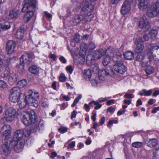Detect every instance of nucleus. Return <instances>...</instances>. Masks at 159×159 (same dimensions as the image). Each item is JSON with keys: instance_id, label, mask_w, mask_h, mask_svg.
<instances>
[{"instance_id": "nucleus-63", "label": "nucleus", "mask_w": 159, "mask_h": 159, "mask_svg": "<svg viewBox=\"0 0 159 159\" xmlns=\"http://www.w3.org/2000/svg\"><path fill=\"white\" fill-rule=\"evenodd\" d=\"M125 111V109H122V110H120L118 111L117 112V115L120 116L123 114H124Z\"/></svg>"}, {"instance_id": "nucleus-4", "label": "nucleus", "mask_w": 159, "mask_h": 159, "mask_svg": "<svg viewBox=\"0 0 159 159\" xmlns=\"http://www.w3.org/2000/svg\"><path fill=\"white\" fill-rule=\"evenodd\" d=\"M36 1V0H25L23 2V7L22 11L23 12L27 11L24 17V20L25 22H28L32 18L34 12L31 11L35 8Z\"/></svg>"}, {"instance_id": "nucleus-36", "label": "nucleus", "mask_w": 159, "mask_h": 159, "mask_svg": "<svg viewBox=\"0 0 159 159\" xmlns=\"http://www.w3.org/2000/svg\"><path fill=\"white\" fill-rule=\"evenodd\" d=\"M112 60L113 61L116 62V63H119L120 61H123L121 58V54L118 53L117 55H115L113 57Z\"/></svg>"}, {"instance_id": "nucleus-52", "label": "nucleus", "mask_w": 159, "mask_h": 159, "mask_svg": "<svg viewBox=\"0 0 159 159\" xmlns=\"http://www.w3.org/2000/svg\"><path fill=\"white\" fill-rule=\"evenodd\" d=\"M111 97H106L104 98H99L97 101L99 102H102L107 100L108 99L111 98Z\"/></svg>"}, {"instance_id": "nucleus-8", "label": "nucleus", "mask_w": 159, "mask_h": 159, "mask_svg": "<svg viewBox=\"0 0 159 159\" xmlns=\"http://www.w3.org/2000/svg\"><path fill=\"white\" fill-rule=\"evenodd\" d=\"M27 111H22L21 110H18L16 113V110L13 107L10 108L8 110L5 112V115L4 118L1 119V121L5 118L7 121H11L13 120L15 116L19 118L20 116V118L21 113L23 112Z\"/></svg>"}, {"instance_id": "nucleus-22", "label": "nucleus", "mask_w": 159, "mask_h": 159, "mask_svg": "<svg viewBox=\"0 0 159 159\" xmlns=\"http://www.w3.org/2000/svg\"><path fill=\"white\" fill-rule=\"evenodd\" d=\"M16 48V43L13 40H9L7 42L6 49L8 54H11L15 51Z\"/></svg>"}, {"instance_id": "nucleus-21", "label": "nucleus", "mask_w": 159, "mask_h": 159, "mask_svg": "<svg viewBox=\"0 0 159 159\" xmlns=\"http://www.w3.org/2000/svg\"><path fill=\"white\" fill-rule=\"evenodd\" d=\"M159 47L157 46H152L150 45L148 50V54L150 59H153L156 61H159V58H156V56H154L152 52L155 50H157Z\"/></svg>"}, {"instance_id": "nucleus-46", "label": "nucleus", "mask_w": 159, "mask_h": 159, "mask_svg": "<svg viewBox=\"0 0 159 159\" xmlns=\"http://www.w3.org/2000/svg\"><path fill=\"white\" fill-rule=\"evenodd\" d=\"M7 87V83L3 80H0V88L4 89Z\"/></svg>"}, {"instance_id": "nucleus-43", "label": "nucleus", "mask_w": 159, "mask_h": 159, "mask_svg": "<svg viewBox=\"0 0 159 159\" xmlns=\"http://www.w3.org/2000/svg\"><path fill=\"white\" fill-rule=\"evenodd\" d=\"M82 95L80 94L75 99L73 104L71 105V107H73L78 103L79 100L82 98Z\"/></svg>"}, {"instance_id": "nucleus-61", "label": "nucleus", "mask_w": 159, "mask_h": 159, "mask_svg": "<svg viewBox=\"0 0 159 159\" xmlns=\"http://www.w3.org/2000/svg\"><path fill=\"white\" fill-rule=\"evenodd\" d=\"M105 120V117H102V118L100 120L99 123L101 125H103Z\"/></svg>"}, {"instance_id": "nucleus-32", "label": "nucleus", "mask_w": 159, "mask_h": 159, "mask_svg": "<svg viewBox=\"0 0 159 159\" xmlns=\"http://www.w3.org/2000/svg\"><path fill=\"white\" fill-rule=\"evenodd\" d=\"M24 35V30L23 28L18 29L15 34L16 37L19 39H22Z\"/></svg>"}, {"instance_id": "nucleus-34", "label": "nucleus", "mask_w": 159, "mask_h": 159, "mask_svg": "<svg viewBox=\"0 0 159 159\" xmlns=\"http://www.w3.org/2000/svg\"><path fill=\"white\" fill-rule=\"evenodd\" d=\"M30 72L34 74H37L39 73V68L36 66H32L29 68Z\"/></svg>"}, {"instance_id": "nucleus-11", "label": "nucleus", "mask_w": 159, "mask_h": 159, "mask_svg": "<svg viewBox=\"0 0 159 159\" xmlns=\"http://www.w3.org/2000/svg\"><path fill=\"white\" fill-rule=\"evenodd\" d=\"M147 14L149 17L153 18L159 15V2H157L151 5L148 10Z\"/></svg>"}, {"instance_id": "nucleus-18", "label": "nucleus", "mask_w": 159, "mask_h": 159, "mask_svg": "<svg viewBox=\"0 0 159 159\" xmlns=\"http://www.w3.org/2000/svg\"><path fill=\"white\" fill-rule=\"evenodd\" d=\"M113 69L117 73L123 74L126 70V68L124 64L123 61L116 63L113 66Z\"/></svg>"}, {"instance_id": "nucleus-5", "label": "nucleus", "mask_w": 159, "mask_h": 159, "mask_svg": "<svg viewBox=\"0 0 159 159\" xmlns=\"http://www.w3.org/2000/svg\"><path fill=\"white\" fill-rule=\"evenodd\" d=\"M93 62L90 65H92L93 71L94 72L97 73L98 72V76L100 80H104L106 79V77L107 76L109 75L112 76L115 74V73L112 70L111 67H108L104 70L99 71L98 65L96 63L93 64Z\"/></svg>"}, {"instance_id": "nucleus-58", "label": "nucleus", "mask_w": 159, "mask_h": 159, "mask_svg": "<svg viewBox=\"0 0 159 159\" xmlns=\"http://www.w3.org/2000/svg\"><path fill=\"white\" fill-rule=\"evenodd\" d=\"M75 145V141L72 142L71 143L69 144L68 146L67 147V148H74Z\"/></svg>"}, {"instance_id": "nucleus-10", "label": "nucleus", "mask_w": 159, "mask_h": 159, "mask_svg": "<svg viewBox=\"0 0 159 159\" xmlns=\"http://www.w3.org/2000/svg\"><path fill=\"white\" fill-rule=\"evenodd\" d=\"M22 94L20 89L17 87H13L10 90L9 93L10 100L13 102H17L20 98Z\"/></svg>"}, {"instance_id": "nucleus-29", "label": "nucleus", "mask_w": 159, "mask_h": 159, "mask_svg": "<svg viewBox=\"0 0 159 159\" xmlns=\"http://www.w3.org/2000/svg\"><path fill=\"white\" fill-rule=\"evenodd\" d=\"M19 11L16 9H12L9 11V16L12 19H16L18 17Z\"/></svg>"}, {"instance_id": "nucleus-59", "label": "nucleus", "mask_w": 159, "mask_h": 159, "mask_svg": "<svg viewBox=\"0 0 159 159\" xmlns=\"http://www.w3.org/2000/svg\"><path fill=\"white\" fill-rule=\"evenodd\" d=\"M115 111V109L114 108L112 107H109L107 110V112H110L111 113H112L114 112Z\"/></svg>"}, {"instance_id": "nucleus-27", "label": "nucleus", "mask_w": 159, "mask_h": 159, "mask_svg": "<svg viewBox=\"0 0 159 159\" xmlns=\"http://www.w3.org/2000/svg\"><path fill=\"white\" fill-rule=\"evenodd\" d=\"M18 79V78L16 74L12 73L10 74L9 76L8 82L9 84H13L17 81Z\"/></svg>"}, {"instance_id": "nucleus-25", "label": "nucleus", "mask_w": 159, "mask_h": 159, "mask_svg": "<svg viewBox=\"0 0 159 159\" xmlns=\"http://www.w3.org/2000/svg\"><path fill=\"white\" fill-rule=\"evenodd\" d=\"M136 2L138 3V7L141 11H145L148 7V5L146 0H136Z\"/></svg>"}, {"instance_id": "nucleus-1", "label": "nucleus", "mask_w": 159, "mask_h": 159, "mask_svg": "<svg viewBox=\"0 0 159 159\" xmlns=\"http://www.w3.org/2000/svg\"><path fill=\"white\" fill-rule=\"evenodd\" d=\"M39 97L38 92L33 93L32 90H29L23 99L20 98L18 100V104L21 109L25 108L27 105L36 107L38 106V102L36 98Z\"/></svg>"}, {"instance_id": "nucleus-7", "label": "nucleus", "mask_w": 159, "mask_h": 159, "mask_svg": "<svg viewBox=\"0 0 159 159\" xmlns=\"http://www.w3.org/2000/svg\"><path fill=\"white\" fill-rule=\"evenodd\" d=\"M11 127L8 125H5L2 127L0 130V133L4 137V139L2 140V146H5L8 144L9 141L11 138Z\"/></svg>"}, {"instance_id": "nucleus-62", "label": "nucleus", "mask_w": 159, "mask_h": 159, "mask_svg": "<svg viewBox=\"0 0 159 159\" xmlns=\"http://www.w3.org/2000/svg\"><path fill=\"white\" fill-rule=\"evenodd\" d=\"M44 15L48 18H50L52 17V15L51 14L48 13L47 11H45L44 12Z\"/></svg>"}, {"instance_id": "nucleus-57", "label": "nucleus", "mask_w": 159, "mask_h": 159, "mask_svg": "<svg viewBox=\"0 0 159 159\" xmlns=\"http://www.w3.org/2000/svg\"><path fill=\"white\" fill-rule=\"evenodd\" d=\"M59 60L63 63H65L66 62V59L63 56H61L59 57Z\"/></svg>"}, {"instance_id": "nucleus-40", "label": "nucleus", "mask_w": 159, "mask_h": 159, "mask_svg": "<svg viewBox=\"0 0 159 159\" xmlns=\"http://www.w3.org/2000/svg\"><path fill=\"white\" fill-rule=\"evenodd\" d=\"M24 64L23 63H20H20L16 65V68L19 71H21L24 69Z\"/></svg>"}, {"instance_id": "nucleus-20", "label": "nucleus", "mask_w": 159, "mask_h": 159, "mask_svg": "<svg viewBox=\"0 0 159 159\" xmlns=\"http://www.w3.org/2000/svg\"><path fill=\"white\" fill-rule=\"evenodd\" d=\"M32 58L33 56L32 55L25 53L21 56L20 61V63L28 65L31 62Z\"/></svg>"}, {"instance_id": "nucleus-39", "label": "nucleus", "mask_w": 159, "mask_h": 159, "mask_svg": "<svg viewBox=\"0 0 159 159\" xmlns=\"http://www.w3.org/2000/svg\"><path fill=\"white\" fill-rule=\"evenodd\" d=\"M31 131V129H27V128L23 130V135H24L26 137H28L30 135Z\"/></svg>"}, {"instance_id": "nucleus-35", "label": "nucleus", "mask_w": 159, "mask_h": 159, "mask_svg": "<svg viewBox=\"0 0 159 159\" xmlns=\"http://www.w3.org/2000/svg\"><path fill=\"white\" fill-rule=\"evenodd\" d=\"M145 71L147 75L153 73L154 72V69L152 66H147L145 68Z\"/></svg>"}, {"instance_id": "nucleus-55", "label": "nucleus", "mask_w": 159, "mask_h": 159, "mask_svg": "<svg viewBox=\"0 0 159 159\" xmlns=\"http://www.w3.org/2000/svg\"><path fill=\"white\" fill-rule=\"evenodd\" d=\"M37 124L38 126L40 127V129H42L43 128L44 125V122L43 121H40L38 123V121H37Z\"/></svg>"}, {"instance_id": "nucleus-16", "label": "nucleus", "mask_w": 159, "mask_h": 159, "mask_svg": "<svg viewBox=\"0 0 159 159\" xmlns=\"http://www.w3.org/2000/svg\"><path fill=\"white\" fill-rule=\"evenodd\" d=\"M145 143L148 146L153 148L156 151L159 150V142L156 139H147L145 140Z\"/></svg>"}, {"instance_id": "nucleus-37", "label": "nucleus", "mask_w": 159, "mask_h": 159, "mask_svg": "<svg viewBox=\"0 0 159 159\" xmlns=\"http://www.w3.org/2000/svg\"><path fill=\"white\" fill-rule=\"evenodd\" d=\"M41 106L43 108H47L49 106L48 101L47 98H42L41 100Z\"/></svg>"}, {"instance_id": "nucleus-45", "label": "nucleus", "mask_w": 159, "mask_h": 159, "mask_svg": "<svg viewBox=\"0 0 159 159\" xmlns=\"http://www.w3.org/2000/svg\"><path fill=\"white\" fill-rule=\"evenodd\" d=\"M133 147L136 148H140L142 147L143 143L141 142H136L132 143Z\"/></svg>"}, {"instance_id": "nucleus-56", "label": "nucleus", "mask_w": 159, "mask_h": 159, "mask_svg": "<svg viewBox=\"0 0 159 159\" xmlns=\"http://www.w3.org/2000/svg\"><path fill=\"white\" fill-rule=\"evenodd\" d=\"M115 100L114 99H111L108 100L107 102V105H110L115 103Z\"/></svg>"}, {"instance_id": "nucleus-42", "label": "nucleus", "mask_w": 159, "mask_h": 159, "mask_svg": "<svg viewBox=\"0 0 159 159\" xmlns=\"http://www.w3.org/2000/svg\"><path fill=\"white\" fill-rule=\"evenodd\" d=\"M92 103H93L94 105L96 106L94 108L95 109H99L102 107L101 104H99V103L98 101H93L89 102V104L90 105Z\"/></svg>"}, {"instance_id": "nucleus-60", "label": "nucleus", "mask_w": 159, "mask_h": 159, "mask_svg": "<svg viewBox=\"0 0 159 159\" xmlns=\"http://www.w3.org/2000/svg\"><path fill=\"white\" fill-rule=\"evenodd\" d=\"M77 113V112L76 111H73L72 113L71 119H73L74 118L76 117Z\"/></svg>"}, {"instance_id": "nucleus-9", "label": "nucleus", "mask_w": 159, "mask_h": 159, "mask_svg": "<svg viewBox=\"0 0 159 159\" xmlns=\"http://www.w3.org/2000/svg\"><path fill=\"white\" fill-rule=\"evenodd\" d=\"M103 49H101L97 51L92 52V54L87 56L86 63L88 65L90 66L94 62L95 60L101 57L104 54Z\"/></svg>"}, {"instance_id": "nucleus-49", "label": "nucleus", "mask_w": 159, "mask_h": 159, "mask_svg": "<svg viewBox=\"0 0 159 159\" xmlns=\"http://www.w3.org/2000/svg\"><path fill=\"white\" fill-rule=\"evenodd\" d=\"M90 82L92 86L96 87L98 85V81L95 79H92L90 80Z\"/></svg>"}, {"instance_id": "nucleus-13", "label": "nucleus", "mask_w": 159, "mask_h": 159, "mask_svg": "<svg viewBox=\"0 0 159 159\" xmlns=\"http://www.w3.org/2000/svg\"><path fill=\"white\" fill-rule=\"evenodd\" d=\"M114 49L111 47H110L105 51L106 56L103 60L102 63L104 66H107L110 62L111 57L114 55Z\"/></svg>"}, {"instance_id": "nucleus-33", "label": "nucleus", "mask_w": 159, "mask_h": 159, "mask_svg": "<svg viewBox=\"0 0 159 159\" xmlns=\"http://www.w3.org/2000/svg\"><path fill=\"white\" fill-rule=\"evenodd\" d=\"M124 56L125 58L128 60H131L133 59L134 57V53L130 51H126L124 54Z\"/></svg>"}, {"instance_id": "nucleus-31", "label": "nucleus", "mask_w": 159, "mask_h": 159, "mask_svg": "<svg viewBox=\"0 0 159 159\" xmlns=\"http://www.w3.org/2000/svg\"><path fill=\"white\" fill-rule=\"evenodd\" d=\"M152 92L153 90L152 89H150L148 91L145 89H143L139 92L138 94L141 96L143 95L149 96L151 95Z\"/></svg>"}, {"instance_id": "nucleus-54", "label": "nucleus", "mask_w": 159, "mask_h": 159, "mask_svg": "<svg viewBox=\"0 0 159 159\" xmlns=\"http://www.w3.org/2000/svg\"><path fill=\"white\" fill-rule=\"evenodd\" d=\"M66 70L70 74H71L73 71L72 67L71 66H66Z\"/></svg>"}, {"instance_id": "nucleus-24", "label": "nucleus", "mask_w": 159, "mask_h": 159, "mask_svg": "<svg viewBox=\"0 0 159 159\" xmlns=\"http://www.w3.org/2000/svg\"><path fill=\"white\" fill-rule=\"evenodd\" d=\"M23 130L20 129L17 130L14 133L12 140H24L23 138Z\"/></svg>"}, {"instance_id": "nucleus-6", "label": "nucleus", "mask_w": 159, "mask_h": 159, "mask_svg": "<svg viewBox=\"0 0 159 159\" xmlns=\"http://www.w3.org/2000/svg\"><path fill=\"white\" fill-rule=\"evenodd\" d=\"M83 5L80 13L88 21H91L93 17V15L92 14V11L93 9V5L92 4H89L88 2L83 1Z\"/></svg>"}, {"instance_id": "nucleus-2", "label": "nucleus", "mask_w": 159, "mask_h": 159, "mask_svg": "<svg viewBox=\"0 0 159 159\" xmlns=\"http://www.w3.org/2000/svg\"><path fill=\"white\" fill-rule=\"evenodd\" d=\"M20 120L26 126L29 125H33L31 131L34 133L39 132L40 127L37 124V117L34 111H32L29 113L28 111L23 112L21 113Z\"/></svg>"}, {"instance_id": "nucleus-12", "label": "nucleus", "mask_w": 159, "mask_h": 159, "mask_svg": "<svg viewBox=\"0 0 159 159\" xmlns=\"http://www.w3.org/2000/svg\"><path fill=\"white\" fill-rule=\"evenodd\" d=\"M144 48V42L141 37L137 38L134 42V51L137 54L142 53Z\"/></svg>"}, {"instance_id": "nucleus-28", "label": "nucleus", "mask_w": 159, "mask_h": 159, "mask_svg": "<svg viewBox=\"0 0 159 159\" xmlns=\"http://www.w3.org/2000/svg\"><path fill=\"white\" fill-rule=\"evenodd\" d=\"M83 75L84 78L86 80H89L92 75V72L91 70L89 69L84 70Z\"/></svg>"}, {"instance_id": "nucleus-51", "label": "nucleus", "mask_w": 159, "mask_h": 159, "mask_svg": "<svg viewBox=\"0 0 159 159\" xmlns=\"http://www.w3.org/2000/svg\"><path fill=\"white\" fill-rule=\"evenodd\" d=\"M134 95L132 94L129 93H126L124 96V97L125 98L129 99H131L134 97Z\"/></svg>"}, {"instance_id": "nucleus-47", "label": "nucleus", "mask_w": 159, "mask_h": 159, "mask_svg": "<svg viewBox=\"0 0 159 159\" xmlns=\"http://www.w3.org/2000/svg\"><path fill=\"white\" fill-rule=\"evenodd\" d=\"M66 78L64 74L61 73L60 74L59 77V80L60 81L63 82L65 81Z\"/></svg>"}, {"instance_id": "nucleus-64", "label": "nucleus", "mask_w": 159, "mask_h": 159, "mask_svg": "<svg viewBox=\"0 0 159 159\" xmlns=\"http://www.w3.org/2000/svg\"><path fill=\"white\" fill-rule=\"evenodd\" d=\"M158 95H159V90H155L152 94V95L154 97H156Z\"/></svg>"}, {"instance_id": "nucleus-3", "label": "nucleus", "mask_w": 159, "mask_h": 159, "mask_svg": "<svg viewBox=\"0 0 159 159\" xmlns=\"http://www.w3.org/2000/svg\"><path fill=\"white\" fill-rule=\"evenodd\" d=\"M25 141V140H15L11 139L5 146H2L4 153L6 155H8L10 153L13 148L16 152H21L24 148Z\"/></svg>"}, {"instance_id": "nucleus-26", "label": "nucleus", "mask_w": 159, "mask_h": 159, "mask_svg": "<svg viewBox=\"0 0 159 159\" xmlns=\"http://www.w3.org/2000/svg\"><path fill=\"white\" fill-rule=\"evenodd\" d=\"M11 27V24L9 21H4L0 23V33L2 31H6Z\"/></svg>"}, {"instance_id": "nucleus-23", "label": "nucleus", "mask_w": 159, "mask_h": 159, "mask_svg": "<svg viewBox=\"0 0 159 159\" xmlns=\"http://www.w3.org/2000/svg\"><path fill=\"white\" fill-rule=\"evenodd\" d=\"M0 71L2 72L1 77L3 78H7L10 74V70L8 66H5L0 67Z\"/></svg>"}, {"instance_id": "nucleus-38", "label": "nucleus", "mask_w": 159, "mask_h": 159, "mask_svg": "<svg viewBox=\"0 0 159 159\" xmlns=\"http://www.w3.org/2000/svg\"><path fill=\"white\" fill-rule=\"evenodd\" d=\"M27 84V81L26 80H22L19 81L18 83V86L20 89L22 88Z\"/></svg>"}, {"instance_id": "nucleus-50", "label": "nucleus", "mask_w": 159, "mask_h": 159, "mask_svg": "<svg viewBox=\"0 0 159 159\" xmlns=\"http://www.w3.org/2000/svg\"><path fill=\"white\" fill-rule=\"evenodd\" d=\"M80 35L78 34H75L74 38V41L76 43H78L80 41Z\"/></svg>"}, {"instance_id": "nucleus-44", "label": "nucleus", "mask_w": 159, "mask_h": 159, "mask_svg": "<svg viewBox=\"0 0 159 159\" xmlns=\"http://www.w3.org/2000/svg\"><path fill=\"white\" fill-rule=\"evenodd\" d=\"M144 54L143 53L138 54L136 57V60L138 61H141L144 59Z\"/></svg>"}, {"instance_id": "nucleus-30", "label": "nucleus", "mask_w": 159, "mask_h": 159, "mask_svg": "<svg viewBox=\"0 0 159 159\" xmlns=\"http://www.w3.org/2000/svg\"><path fill=\"white\" fill-rule=\"evenodd\" d=\"M150 28L147 30L148 32V34H149L151 39L154 40L157 34V30L155 29H152L150 30Z\"/></svg>"}, {"instance_id": "nucleus-17", "label": "nucleus", "mask_w": 159, "mask_h": 159, "mask_svg": "<svg viewBox=\"0 0 159 159\" xmlns=\"http://www.w3.org/2000/svg\"><path fill=\"white\" fill-rule=\"evenodd\" d=\"M87 46L85 43H82L80 46L79 55L80 57H79V62L83 63L85 61V56L87 52Z\"/></svg>"}, {"instance_id": "nucleus-53", "label": "nucleus", "mask_w": 159, "mask_h": 159, "mask_svg": "<svg viewBox=\"0 0 159 159\" xmlns=\"http://www.w3.org/2000/svg\"><path fill=\"white\" fill-rule=\"evenodd\" d=\"M68 129L66 127H61L58 129V130L62 133H64L67 131Z\"/></svg>"}, {"instance_id": "nucleus-14", "label": "nucleus", "mask_w": 159, "mask_h": 159, "mask_svg": "<svg viewBox=\"0 0 159 159\" xmlns=\"http://www.w3.org/2000/svg\"><path fill=\"white\" fill-rule=\"evenodd\" d=\"M133 3V0H126L124 2L121 9V12L123 15H126L130 12L131 4Z\"/></svg>"}, {"instance_id": "nucleus-48", "label": "nucleus", "mask_w": 159, "mask_h": 159, "mask_svg": "<svg viewBox=\"0 0 159 159\" xmlns=\"http://www.w3.org/2000/svg\"><path fill=\"white\" fill-rule=\"evenodd\" d=\"M149 34H148V32L147 30L145 31L143 36V39L145 41L149 40L150 36H149Z\"/></svg>"}, {"instance_id": "nucleus-15", "label": "nucleus", "mask_w": 159, "mask_h": 159, "mask_svg": "<svg viewBox=\"0 0 159 159\" xmlns=\"http://www.w3.org/2000/svg\"><path fill=\"white\" fill-rule=\"evenodd\" d=\"M88 21L86 18L81 14L80 15L75 16L70 20V23L73 25H75L78 24L80 22L84 24Z\"/></svg>"}, {"instance_id": "nucleus-19", "label": "nucleus", "mask_w": 159, "mask_h": 159, "mask_svg": "<svg viewBox=\"0 0 159 159\" xmlns=\"http://www.w3.org/2000/svg\"><path fill=\"white\" fill-rule=\"evenodd\" d=\"M139 27L141 29H145L147 30L150 28L149 23L148 19L145 16H143L140 19L139 24Z\"/></svg>"}, {"instance_id": "nucleus-41", "label": "nucleus", "mask_w": 159, "mask_h": 159, "mask_svg": "<svg viewBox=\"0 0 159 159\" xmlns=\"http://www.w3.org/2000/svg\"><path fill=\"white\" fill-rule=\"evenodd\" d=\"M87 46V50H91L94 49L96 47L95 44L93 42L89 43L88 46Z\"/></svg>"}]
</instances>
